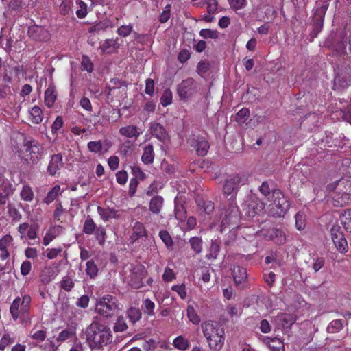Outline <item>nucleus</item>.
I'll return each instance as SVG.
<instances>
[{"label":"nucleus","instance_id":"5","mask_svg":"<svg viewBox=\"0 0 351 351\" xmlns=\"http://www.w3.org/2000/svg\"><path fill=\"white\" fill-rule=\"evenodd\" d=\"M248 182V177L246 175H234L226 180L223 186V193L229 200H234L239 189Z\"/></svg>","mask_w":351,"mask_h":351},{"label":"nucleus","instance_id":"38","mask_svg":"<svg viewBox=\"0 0 351 351\" xmlns=\"http://www.w3.org/2000/svg\"><path fill=\"white\" fill-rule=\"evenodd\" d=\"M143 311L149 316L154 315L155 304L150 299L146 298L143 302Z\"/></svg>","mask_w":351,"mask_h":351},{"label":"nucleus","instance_id":"48","mask_svg":"<svg viewBox=\"0 0 351 351\" xmlns=\"http://www.w3.org/2000/svg\"><path fill=\"white\" fill-rule=\"evenodd\" d=\"M187 317L190 322L194 324H198L200 322L199 315L196 313L194 308L191 305L187 307Z\"/></svg>","mask_w":351,"mask_h":351},{"label":"nucleus","instance_id":"3","mask_svg":"<svg viewBox=\"0 0 351 351\" xmlns=\"http://www.w3.org/2000/svg\"><path fill=\"white\" fill-rule=\"evenodd\" d=\"M351 182L345 178L335 182L328 186L330 191L337 190L332 196L333 204L335 206H343L351 201Z\"/></svg>","mask_w":351,"mask_h":351},{"label":"nucleus","instance_id":"47","mask_svg":"<svg viewBox=\"0 0 351 351\" xmlns=\"http://www.w3.org/2000/svg\"><path fill=\"white\" fill-rule=\"evenodd\" d=\"M96 228V225L91 218H87L84 223L83 231L86 234H92Z\"/></svg>","mask_w":351,"mask_h":351},{"label":"nucleus","instance_id":"24","mask_svg":"<svg viewBox=\"0 0 351 351\" xmlns=\"http://www.w3.org/2000/svg\"><path fill=\"white\" fill-rule=\"evenodd\" d=\"M29 119L34 124H39L43 119V112L42 109L34 106L29 110Z\"/></svg>","mask_w":351,"mask_h":351},{"label":"nucleus","instance_id":"32","mask_svg":"<svg viewBox=\"0 0 351 351\" xmlns=\"http://www.w3.org/2000/svg\"><path fill=\"white\" fill-rule=\"evenodd\" d=\"M154 158V152L153 146L147 145L144 147L143 153L141 157L142 161L145 164H151L153 162Z\"/></svg>","mask_w":351,"mask_h":351},{"label":"nucleus","instance_id":"16","mask_svg":"<svg viewBox=\"0 0 351 351\" xmlns=\"http://www.w3.org/2000/svg\"><path fill=\"white\" fill-rule=\"evenodd\" d=\"M28 34L35 40H45L49 38L48 31L42 26L33 25L29 27Z\"/></svg>","mask_w":351,"mask_h":351},{"label":"nucleus","instance_id":"40","mask_svg":"<svg viewBox=\"0 0 351 351\" xmlns=\"http://www.w3.org/2000/svg\"><path fill=\"white\" fill-rule=\"evenodd\" d=\"M189 243L191 249L196 253L199 254L202 251V240L198 237H193L190 239Z\"/></svg>","mask_w":351,"mask_h":351},{"label":"nucleus","instance_id":"15","mask_svg":"<svg viewBox=\"0 0 351 351\" xmlns=\"http://www.w3.org/2000/svg\"><path fill=\"white\" fill-rule=\"evenodd\" d=\"M13 237L10 234H5L0 239V259L5 261L10 257L8 247L13 244Z\"/></svg>","mask_w":351,"mask_h":351},{"label":"nucleus","instance_id":"7","mask_svg":"<svg viewBox=\"0 0 351 351\" xmlns=\"http://www.w3.org/2000/svg\"><path fill=\"white\" fill-rule=\"evenodd\" d=\"M273 203L269 206H271V211L274 215L282 217L289 210L290 204L287 198L279 190L274 191L271 196Z\"/></svg>","mask_w":351,"mask_h":351},{"label":"nucleus","instance_id":"54","mask_svg":"<svg viewBox=\"0 0 351 351\" xmlns=\"http://www.w3.org/2000/svg\"><path fill=\"white\" fill-rule=\"evenodd\" d=\"M230 8L237 11L245 8L247 3L246 0H228Z\"/></svg>","mask_w":351,"mask_h":351},{"label":"nucleus","instance_id":"6","mask_svg":"<svg viewBox=\"0 0 351 351\" xmlns=\"http://www.w3.org/2000/svg\"><path fill=\"white\" fill-rule=\"evenodd\" d=\"M43 148L36 141L27 140L21 151V158L28 162L36 163L43 156Z\"/></svg>","mask_w":351,"mask_h":351},{"label":"nucleus","instance_id":"45","mask_svg":"<svg viewBox=\"0 0 351 351\" xmlns=\"http://www.w3.org/2000/svg\"><path fill=\"white\" fill-rule=\"evenodd\" d=\"M219 245L217 242L212 241L209 252L206 254V258L208 259H215L219 254Z\"/></svg>","mask_w":351,"mask_h":351},{"label":"nucleus","instance_id":"20","mask_svg":"<svg viewBox=\"0 0 351 351\" xmlns=\"http://www.w3.org/2000/svg\"><path fill=\"white\" fill-rule=\"evenodd\" d=\"M264 208L265 204L262 202L258 199L252 200V202L247 205L245 214L250 217H253L256 215L261 213Z\"/></svg>","mask_w":351,"mask_h":351},{"label":"nucleus","instance_id":"10","mask_svg":"<svg viewBox=\"0 0 351 351\" xmlns=\"http://www.w3.org/2000/svg\"><path fill=\"white\" fill-rule=\"evenodd\" d=\"M177 91L182 99L190 98L197 92V84L192 78L184 80L178 86Z\"/></svg>","mask_w":351,"mask_h":351},{"label":"nucleus","instance_id":"21","mask_svg":"<svg viewBox=\"0 0 351 351\" xmlns=\"http://www.w3.org/2000/svg\"><path fill=\"white\" fill-rule=\"evenodd\" d=\"M239 216V209L237 206H234L232 203H231V206L230 210H226L224 213V217L221 221V227L222 228H225L228 226L232 221L234 219H237Z\"/></svg>","mask_w":351,"mask_h":351},{"label":"nucleus","instance_id":"9","mask_svg":"<svg viewBox=\"0 0 351 351\" xmlns=\"http://www.w3.org/2000/svg\"><path fill=\"white\" fill-rule=\"evenodd\" d=\"M331 239L337 248L341 253H345L348 250V245L343 233L341 230V227L338 224H335L330 230Z\"/></svg>","mask_w":351,"mask_h":351},{"label":"nucleus","instance_id":"8","mask_svg":"<svg viewBox=\"0 0 351 351\" xmlns=\"http://www.w3.org/2000/svg\"><path fill=\"white\" fill-rule=\"evenodd\" d=\"M31 300V297L29 295H24L22 298L16 297L14 300L10 307V312L14 321L28 313Z\"/></svg>","mask_w":351,"mask_h":351},{"label":"nucleus","instance_id":"12","mask_svg":"<svg viewBox=\"0 0 351 351\" xmlns=\"http://www.w3.org/2000/svg\"><path fill=\"white\" fill-rule=\"evenodd\" d=\"M59 272L58 267L55 264L47 266L41 271L40 281L44 285L49 284L58 275Z\"/></svg>","mask_w":351,"mask_h":351},{"label":"nucleus","instance_id":"55","mask_svg":"<svg viewBox=\"0 0 351 351\" xmlns=\"http://www.w3.org/2000/svg\"><path fill=\"white\" fill-rule=\"evenodd\" d=\"M133 29V26L131 24L125 25H121L117 29V34L122 36V37H126L129 36L132 31Z\"/></svg>","mask_w":351,"mask_h":351},{"label":"nucleus","instance_id":"2","mask_svg":"<svg viewBox=\"0 0 351 351\" xmlns=\"http://www.w3.org/2000/svg\"><path fill=\"white\" fill-rule=\"evenodd\" d=\"M202 329L210 348L213 351H219L224 343L223 328L216 322H205L202 324Z\"/></svg>","mask_w":351,"mask_h":351},{"label":"nucleus","instance_id":"52","mask_svg":"<svg viewBox=\"0 0 351 351\" xmlns=\"http://www.w3.org/2000/svg\"><path fill=\"white\" fill-rule=\"evenodd\" d=\"M172 102V93L169 89L165 90L160 98V104L164 107L167 106Z\"/></svg>","mask_w":351,"mask_h":351},{"label":"nucleus","instance_id":"17","mask_svg":"<svg viewBox=\"0 0 351 351\" xmlns=\"http://www.w3.org/2000/svg\"><path fill=\"white\" fill-rule=\"evenodd\" d=\"M64 163L61 154H54L51 156L47 167V171L51 176H54L63 167Z\"/></svg>","mask_w":351,"mask_h":351},{"label":"nucleus","instance_id":"13","mask_svg":"<svg viewBox=\"0 0 351 351\" xmlns=\"http://www.w3.org/2000/svg\"><path fill=\"white\" fill-rule=\"evenodd\" d=\"M232 276L236 285L240 288L246 286L247 282V271L245 268L235 266L232 269Z\"/></svg>","mask_w":351,"mask_h":351},{"label":"nucleus","instance_id":"43","mask_svg":"<svg viewBox=\"0 0 351 351\" xmlns=\"http://www.w3.org/2000/svg\"><path fill=\"white\" fill-rule=\"evenodd\" d=\"M75 335V329L74 328H68L62 330L58 335L57 340L58 341H66Z\"/></svg>","mask_w":351,"mask_h":351},{"label":"nucleus","instance_id":"30","mask_svg":"<svg viewBox=\"0 0 351 351\" xmlns=\"http://www.w3.org/2000/svg\"><path fill=\"white\" fill-rule=\"evenodd\" d=\"M117 45V40L106 39L100 45L99 47L103 53H110L118 47Z\"/></svg>","mask_w":351,"mask_h":351},{"label":"nucleus","instance_id":"35","mask_svg":"<svg viewBox=\"0 0 351 351\" xmlns=\"http://www.w3.org/2000/svg\"><path fill=\"white\" fill-rule=\"evenodd\" d=\"M7 208L8 215L12 221H19L21 219L22 215L14 204L8 203Z\"/></svg>","mask_w":351,"mask_h":351},{"label":"nucleus","instance_id":"62","mask_svg":"<svg viewBox=\"0 0 351 351\" xmlns=\"http://www.w3.org/2000/svg\"><path fill=\"white\" fill-rule=\"evenodd\" d=\"M29 227H30V225L27 222L21 223L18 226L17 230L20 234V238L21 240H23L25 238L26 232L27 233V231H28Z\"/></svg>","mask_w":351,"mask_h":351},{"label":"nucleus","instance_id":"59","mask_svg":"<svg viewBox=\"0 0 351 351\" xmlns=\"http://www.w3.org/2000/svg\"><path fill=\"white\" fill-rule=\"evenodd\" d=\"M87 146L89 151L94 153H98L102 149L101 141H90L88 143Z\"/></svg>","mask_w":351,"mask_h":351},{"label":"nucleus","instance_id":"34","mask_svg":"<svg viewBox=\"0 0 351 351\" xmlns=\"http://www.w3.org/2000/svg\"><path fill=\"white\" fill-rule=\"evenodd\" d=\"M173 346L180 350L184 351L189 347V341L185 339L182 335H180L174 339L173 341Z\"/></svg>","mask_w":351,"mask_h":351},{"label":"nucleus","instance_id":"22","mask_svg":"<svg viewBox=\"0 0 351 351\" xmlns=\"http://www.w3.org/2000/svg\"><path fill=\"white\" fill-rule=\"evenodd\" d=\"M263 341L265 344L268 346L271 351H285L284 343L279 338L264 337Z\"/></svg>","mask_w":351,"mask_h":351},{"label":"nucleus","instance_id":"53","mask_svg":"<svg viewBox=\"0 0 351 351\" xmlns=\"http://www.w3.org/2000/svg\"><path fill=\"white\" fill-rule=\"evenodd\" d=\"M14 342V339L12 338L9 333L5 332L0 340V350H3L6 346Z\"/></svg>","mask_w":351,"mask_h":351},{"label":"nucleus","instance_id":"25","mask_svg":"<svg viewBox=\"0 0 351 351\" xmlns=\"http://www.w3.org/2000/svg\"><path fill=\"white\" fill-rule=\"evenodd\" d=\"M57 95L56 93V88L53 85L51 84L47 88L45 92V103L48 108H51L53 106Z\"/></svg>","mask_w":351,"mask_h":351},{"label":"nucleus","instance_id":"42","mask_svg":"<svg viewBox=\"0 0 351 351\" xmlns=\"http://www.w3.org/2000/svg\"><path fill=\"white\" fill-rule=\"evenodd\" d=\"M127 315L130 322L134 324L140 320L142 313L141 311L137 308H130L128 310Z\"/></svg>","mask_w":351,"mask_h":351},{"label":"nucleus","instance_id":"60","mask_svg":"<svg viewBox=\"0 0 351 351\" xmlns=\"http://www.w3.org/2000/svg\"><path fill=\"white\" fill-rule=\"evenodd\" d=\"M78 4L80 8L76 11V15L78 18L83 19L87 15V5L82 1H80Z\"/></svg>","mask_w":351,"mask_h":351},{"label":"nucleus","instance_id":"28","mask_svg":"<svg viewBox=\"0 0 351 351\" xmlns=\"http://www.w3.org/2000/svg\"><path fill=\"white\" fill-rule=\"evenodd\" d=\"M163 198L160 196L153 197L149 202V210L154 214H158L163 206Z\"/></svg>","mask_w":351,"mask_h":351},{"label":"nucleus","instance_id":"51","mask_svg":"<svg viewBox=\"0 0 351 351\" xmlns=\"http://www.w3.org/2000/svg\"><path fill=\"white\" fill-rule=\"evenodd\" d=\"M159 237L168 248L171 247L173 246L172 238L167 231H160Z\"/></svg>","mask_w":351,"mask_h":351},{"label":"nucleus","instance_id":"31","mask_svg":"<svg viewBox=\"0 0 351 351\" xmlns=\"http://www.w3.org/2000/svg\"><path fill=\"white\" fill-rule=\"evenodd\" d=\"M63 191L59 185L54 186L46 195L44 198V202L46 204H50L53 202L59 195H61Z\"/></svg>","mask_w":351,"mask_h":351},{"label":"nucleus","instance_id":"39","mask_svg":"<svg viewBox=\"0 0 351 351\" xmlns=\"http://www.w3.org/2000/svg\"><path fill=\"white\" fill-rule=\"evenodd\" d=\"M250 117V111L247 108L241 109L236 114L235 121L239 124L242 125L246 122Z\"/></svg>","mask_w":351,"mask_h":351},{"label":"nucleus","instance_id":"64","mask_svg":"<svg viewBox=\"0 0 351 351\" xmlns=\"http://www.w3.org/2000/svg\"><path fill=\"white\" fill-rule=\"evenodd\" d=\"M117 182L120 184H125L128 180V173L125 171H120L116 174Z\"/></svg>","mask_w":351,"mask_h":351},{"label":"nucleus","instance_id":"58","mask_svg":"<svg viewBox=\"0 0 351 351\" xmlns=\"http://www.w3.org/2000/svg\"><path fill=\"white\" fill-rule=\"evenodd\" d=\"M72 0H62L60 5V11L62 14H67L71 9Z\"/></svg>","mask_w":351,"mask_h":351},{"label":"nucleus","instance_id":"27","mask_svg":"<svg viewBox=\"0 0 351 351\" xmlns=\"http://www.w3.org/2000/svg\"><path fill=\"white\" fill-rule=\"evenodd\" d=\"M119 132L122 136L127 138H138L141 133L134 125L122 127L120 128Z\"/></svg>","mask_w":351,"mask_h":351},{"label":"nucleus","instance_id":"61","mask_svg":"<svg viewBox=\"0 0 351 351\" xmlns=\"http://www.w3.org/2000/svg\"><path fill=\"white\" fill-rule=\"evenodd\" d=\"M63 119L61 116H58L51 125V132L53 134L57 133L62 127Z\"/></svg>","mask_w":351,"mask_h":351},{"label":"nucleus","instance_id":"44","mask_svg":"<svg viewBox=\"0 0 351 351\" xmlns=\"http://www.w3.org/2000/svg\"><path fill=\"white\" fill-rule=\"evenodd\" d=\"M343 328L342 320L335 319L332 321L327 327V331L330 333H336Z\"/></svg>","mask_w":351,"mask_h":351},{"label":"nucleus","instance_id":"41","mask_svg":"<svg viewBox=\"0 0 351 351\" xmlns=\"http://www.w3.org/2000/svg\"><path fill=\"white\" fill-rule=\"evenodd\" d=\"M86 274L90 278H94L98 274V268L93 260L86 263Z\"/></svg>","mask_w":351,"mask_h":351},{"label":"nucleus","instance_id":"14","mask_svg":"<svg viewBox=\"0 0 351 351\" xmlns=\"http://www.w3.org/2000/svg\"><path fill=\"white\" fill-rule=\"evenodd\" d=\"M328 3L318 1L314 10L313 20L318 25L322 26L325 14L328 10Z\"/></svg>","mask_w":351,"mask_h":351},{"label":"nucleus","instance_id":"36","mask_svg":"<svg viewBox=\"0 0 351 351\" xmlns=\"http://www.w3.org/2000/svg\"><path fill=\"white\" fill-rule=\"evenodd\" d=\"M341 221L344 229L351 232V209L344 211L341 215Z\"/></svg>","mask_w":351,"mask_h":351},{"label":"nucleus","instance_id":"56","mask_svg":"<svg viewBox=\"0 0 351 351\" xmlns=\"http://www.w3.org/2000/svg\"><path fill=\"white\" fill-rule=\"evenodd\" d=\"M82 69L87 72H92L93 69V64L89 58L87 56H83L81 62Z\"/></svg>","mask_w":351,"mask_h":351},{"label":"nucleus","instance_id":"4","mask_svg":"<svg viewBox=\"0 0 351 351\" xmlns=\"http://www.w3.org/2000/svg\"><path fill=\"white\" fill-rule=\"evenodd\" d=\"M121 310L122 306L118 302L117 299L111 295L100 298L95 305L96 313L105 317L117 314Z\"/></svg>","mask_w":351,"mask_h":351},{"label":"nucleus","instance_id":"37","mask_svg":"<svg viewBox=\"0 0 351 351\" xmlns=\"http://www.w3.org/2000/svg\"><path fill=\"white\" fill-rule=\"evenodd\" d=\"M226 310L228 316L232 320L239 318L241 314V308L234 304H229Z\"/></svg>","mask_w":351,"mask_h":351},{"label":"nucleus","instance_id":"11","mask_svg":"<svg viewBox=\"0 0 351 351\" xmlns=\"http://www.w3.org/2000/svg\"><path fill=\"white\" fill-rule=\"evenodd\" d=\"M188 143L194 147L197 154L199 156H204L209 148L208 141L202 136H193L188 140Z\"/></svg>","mask_w":351,"mask_h":351},{"label":"nucleus","instance_id":"19","mask_svg":"<svg viewBox=\"0 0 351 351\" xmlns=\"http://www.w3.org/2000/svg\"><path fill=\"white\" fill-rule=\"evenodd\" d=\"M269 240L273 241L275 243L282 245L286 243L285 233L277 228H273L267 231V234L265 235Z\"/></svg>","mask_w":351,"mask_h":351},{"label":"nucleus","instance_id":"46","mask_svg":"<svg viewBox=\"0 0 351 351\" xmlns=\"http://www.w3.org/2000/svg\"><path fill=\"white\" fill-rule=\"evenodd\" d=\"M295 227L298 230H302L306 226V216L304 213L298 212L295 216Z\"/></svg>","mask_w":351,"mask_h":351},{"label":"nucleus","instance_id":"23","mask_svg":"<svg viewBox=\"0 0 351 351\" xmlns=\"http://www.w3.org/2000/svg\"><path fill=\"white\" fill-rule=\"evenodd\" d=\"M62 230L60 226H52L45 233L43 237V245L47 246L56 237H58Z\"/></svg>","mask_w":351,"mask_h":351},{"label":"nucleus","instance_id":"26","mask_svg":"<svg viewBox=\"0 0 351 351\" xmlns=\"http://www.w3.org/2000/svg\"><path fill=\"white\" fill-rule=\"evenodd\" d=\"M151 133L158 140L164 141L167 138L165 128L158 123H154L150 127Z\"/></svg>","mask_w":351,"mask_h":351},{"label":"nucleus","instance_id":"57","mask_svg":"<svg viewBox=\"0 0 351 351\" xmlns=\"http://www.w3.org/2000/svg\"><path fill=\"white\" fill-rule=\"evenodd\" d=\"M171 289L174 291H176L178 295L180 297L181 299L184 300L186 298V287L185 285H173L171 287Z\"/></svg>","mask_w":351,"mask_h":351},{"label":"nucleus","instance_id":"1","mask_svg":"<svg viewBox=\"0 0 351 351\" xmlns=\"http://www.w3.org/2000/svg\"><path fill=\"white\" fill-rule=\"evenodd\" d=\"M86 340L91 349L98 350L112 341L108 327L97 321H93L85 330Z\"/></svg>","mask_w":351,"mask_h":351},{"label":"nucleus","instance_id":"33","mask_svg":"<svg viewBox=\"0 0 351 351\" xmlns=\"http://www.w3.org/2000/svg\"><path fill=\"white\" fill-rule=\"evenodd\" d=\"M133 234L131 239L133 241L138 239L140 237L146 236V230L144 225L141 222H136L133 227Z\"/></svg>","mask_w":351,"mask_h":351},{"label":"nucleus","instance_id":"63","mask_svg":"<svg viewBox=\"0 0 351 351\" xmlns=\"http://www.w3.org/2000/svg\"><path fill=\"white\" fill-rule=\"evenodd\" d=\"M95 234L97 240H99V243H101L105 240V234L106 231L104 227L99 226L96 227L95 230Z\"/></svg>","mask_w":351,"mask_h":351},{"label":"nucleus","instance_id":"18","mask_svg":"<svg viewBox=\"0 0 351 351\" xmlns=\"http://www.w3.org/2000/svg\"><path fill=\"white\" fill-rule=\"evenodd\" d=\"M97 210L100 217L104 221H108L110 219L112 218L119 219L121 217L119 211L114 208L97 206Z\"/></svg>","mask_w":351,"mask_h":351},{"label":"nucleus","instance_id":"29","mask_svg":"<svg viewBox=\"0 0 351 351\" xmlns=\"http://www.w3.org/2000/svg\"><path fill=\"white\" fill-rule=\"evenodd\" d=\"M20 197L22 200L27 202L33 201L34 193L32 188L29 184H23L20 191Z\"/></svg>","mask_w":351,"mask_h":351},{"label":"nucleus","instance_id":"50","mask_svg":"<svg viewBox=\"0 0 351 351\" xmlns=\"http://www.w3.org/2000/svg\"><path fill=\"white\" fill-rule=\"evenodd\" d=\"M128 328V326L123 317H119L117 319L113 330L116 332H123Z\"/></svg>","mask_w":351,"mask_h":351},{"label":"nucleus","instance_id":"49","mask_svg":"<svg viewBox=\"0 0 351 351\" xmlns=\"http://www.w3.org/2000/svg\"><path fill=\"white\" fill-rule=\"evenodd\" d=\"M174 213L178 220L184 221L186 217L185 208L182 204H176Z\"/></svg>","mask_w":351,"mask_h":351}]
</instances>
